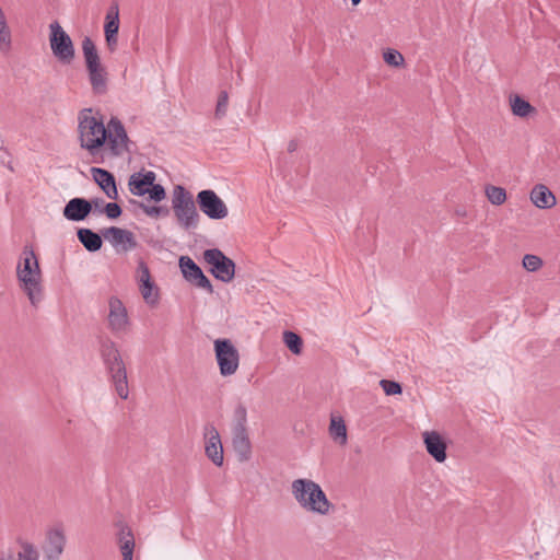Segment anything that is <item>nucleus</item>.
<instances>
[{
  "label": "nucleus",
  "mask_w": 560,
  "mask_h": 560,
  "mask_svg": "<svg viewBox=\"0 0 560 560\" xmlns=\"http://www.w3.org/2000/svg\"><path fill=\"white\" fill-rule=\"evenodd\" d=\"M92 108H83L78 116V132L80 147L86 150L93 158V162L102 163L103 156L97 159L102 149L106 145L109 129L106 128L103 117L92 115Z\"/></svg>",
  "instance_id": "f257e3e1"
},
{
  "label": "nucleus",
  "mask_w": 560,
  "mask_h": 560,
  "mask_svg": "<svg viewBox=\"0 0 560 560\" xmlns=\"http://www.w3.org/2000/svg\"><path fill=\"white\" fill-rule=\"evenodd\" d=\"M100 354L115 392L121 399L129 396L126 364L117 345L109 338L100 341Z\"/></svg>",
  "instance_id": "f03ea898"
},
{
  "label": "nucleus",
  "mask_w": 560,
  "mask_h": 560,
  "mask_svg": "<svg viewBox=\"0 0 560 560\" xmlns=\"http://www.w3.org/2000/svg\"><path fill=\"white\" fill-rule=\"evenodd\" d=\"M16 276L31 303L36 305L42 299V272L32 245L23 247L22 257L16 267Z\"/></svg>",
  "instance_id": "7ed1b4c3"
},
{
  "label": "nucleus",
  "mask_w": 560,
  "mask_h": 560,
  "mask_svg": "<svg viewBox=\"0 0 560 560\" xmlns=\"http://www.w3.org/2000/svg\"><path fill=\"white\" fill-rule=\"evenodd\" d=\"M292 494L307 512L327 515L334 508L320 486L311 479H295L292 482Z\"/></svg>",
  "instance_id": "20e7f679"
},
{
  "label": "nucleus",
  "mask_w": 560,
  "mask_h": 560,
  "mask_svg": "<svg viewBox=\"0 0 560 560\" xmlns=\"http://www.w3.org/2000/svg\"><path fill=\"white\" fill-rule=\"evenodd\" d=\"M82 54L93 93L97 95L105 94L108 90V72L101 62L96 45L89 36H85L82 40Z\"/></svg>",
  "instance_id": "39448f33"
},
{
  "label": "nucleus",
  "mask_w": 560,
  "mask_h": 560,
  "mask_svg": "<svg viewBox=\"0 0 560 560\" xmlns=\"http://www.w3.org/2000/svg\"><path fill=\"white\" fill-rule=\"evenodd\" d=\"M172 208L177 222L185 230L195 229L199 222L194 197L184 186L176 185L172 194Z\"/></svg>",
  "instance_id": "423d86ee"
},
{
  "label": "nucleus",
  "mask_w": 560,
  "mask_h": 560,
  "mask_svg": "<svg viewBox=\"0 0 560 560\" xmlns=\"http://www.w3.org/2000/svg\"><path fill=\"white\" fill-rule=\"evenodd\" d=\"M49 28V44L52 55L62 65H70L75 57V49L71 37L57 21L52 22Z\"/></svg>",
  "instance_id": "0eeeda50"
},
{
  "label": "nucleus",
  "mask_w": 560,
  "mask_h": 560,
  "mask_svg": "<svg viewBox=\"0 0 560 560\" xmlns=\"http://www.w3.org/2000/svg\"><path fill=\"white\" fill-rule=\"evenodd\" d=\"M215 360L222 376L234 374L240 364V353L231 339L219 338L213 342Z\"/></svg>",
  "instance_id": "6e6552de"
},
{
  "label": "nucleus",
  "mask_w": 560,
  "mask_h": 560,
  "mask_svg": "<svg viewBox=\"0 0 560 560\" xmlns=\"http://www.w3.org/2000/svg\"><path fill=\"white\" fill-rule=\"evenodd\" d=\"M203 260L210 265V273L222 282H231L235 277V262L219 248L203 252Z\"/></svg>",
  "instance_id": "1a4fd4ad"
},
{
  "label": "nucleus",
  "mask_w": 560,
  "mask_h": 560,
  "mask_svg": "<svg viewBox=\"0 0 560 560\" xmlns=\"http://www.w3.org/2000/svg\"><path fill=\"white\" fill-rule=\"evenodd\" d=\"M196 202L200 211L209 219L222 220L229 214L226 205L212 189L199 191L196 197Z\"/></svg>",
  "instance_id": "9d476101"
},
{
  "label": "nucleus",
  "mask_w": 560,
  "mask_h": 560,
  "mask_svg": "<svg viewBox=\"0 0 560 560\" xmlns=\"http://www.w3.org/2000/svg\"><path fill=\"white\" fill-rule=\"evenodd\" d=\"M178 265L185 280L191 284L213 293V285L202 269L189 256H180Z\"/></svg>",
  "instance_id": "9b49d317"
},
{
  "label": "nucleus",
  "mask_w": 560,
  "mask_h": 560,
  "mask_svg": "<svg viewBox=\"0 0 560 560\" xmlns=\"http://www.w3.org/2000/svg\"><path fill=\"white\" fill-rule=\"evenodd\" d=\"M205 452L207 457L218 467L223 465V446L221 443V438L215 429V427L211 423L206 424L205 427Z\"/></svg>",
  "instance_id": "f8f14e48"
},
{
  "label": "nucleus",
  "mask_w": 560,
  "mask_h": 560,
  "mask_svg": "<svg viewBox=\"0 0 560 560\" xmlns=\"http://www.w3.org/2000/svg\"><path fill=\"white\" fill-rule=\"evenodd\" d=\"M108 327L114 334L126 331L129 325L127 308L117 296H110L108 301Z\"/></svg>",
  "instance_id": "ddd939ff"
},
{
  "label": "nucleus",
  "mask_w": 560,
  "mask_h": 560,
  "mask_svg": "<svg viewBox=\"0 0 560 560\" xmlns=\"http://www.w3.org/2000/svg\"><path fill=\"white\" fill-rule=\"evenodd\" d=\"M119 32V10L118 4L113 3L105 16L104 35L105 43L110 52L117 49Z\"/></svg>",
  "instance_id": "4468645a"
},
{
  "label": "nucleus",
  "mask_w": 560,
  "mask_h": 560,
  "mask_svg": "<svg viewBox=\"0 0 560 560\" xmlns=\"http://www.w3.org/2000/svg\"><path fill=\"white\" fill-rule=\"evenodd\" d=\"M423 443L428 454L438 463H444L447 458V443L444 436L438 431H425L422 433Z\"/></svg>",
  "instance_id": "2eb2a0df"
},
{
  "label": "nucleus",
  "mask_w": 560,
  "mask_h": 560,
  "mask_svg": "<svg viewBox=\"0 0 560 560\" xmlns=\"http://www.w3.org/2000/svg\"><path fill=\"white\" fill-rule=\"evenodd\" d=\"M103 237L114 247L124 246L125 250L132 249L137 246L135 235L131 231L117 226H109L102 230Z\"/></svg>",
  "instance_id": "dca6fc26"
},
{
  "label": "nucleus",
  "mask_w": 560,
  "mask_h": 560,
  "mask_svg": "<svg viewBox=\"0 0 560 560\" xmlns=\"http://www.w3.org/2000/svg\"><path fill=\"white\" fill-rule=\"evenodd\" d=\"M91 174L93 180L109 199H118L116 178L112 172L101 167H92Z\"/></svg>",
  "instance_id": "f3484780"
},
{
  "label": "nucleus",
  "mask_w": 560,
  "mask_h": 560,
  "mask_svg": "<svg viewBox=\"0 0 560 560\" xmlns=\"http://www.w3.org/2000/svg\"><path fill=\"white\" fill-rule=\"evenodd\" d=\"M91 213V205L89 199L82 197H74L70 199L63 207V217L73 222L85 220Z\"/></svg>",
  "instance_id": "a211bd4d"
},
{
  "label": "nucleus",
  "mask_w": 560,
  "mask_h": 560,
  "mask_svg": "<svg viewBox=\"0 0 560 560\" xmlns=\"http://www.w3.org/2000/svg\"><path fill=\"white\" fill-rule=\"evenodd\" d=\"M66 545V537L61 529L55 528L47 533L43 546L46 560H59Z\"/></svg>",
  "instance_id": "6ab92c4d"
},
{
  "label": "nucleus",
  "mask_w": 560,
  "mask_h": 560,
  "mask_svg": "<svg viewBox=\"0 0 560 560\" xmlns=\"http://www.w3.org/2000/svg\"><path fill=\"white\" fill-rule=\"evenodd\" d=\"M232 445L240 462H247L252 457V443L247 431H232Z\"/></svg>",
  "instance_id": "aec40b11"
},
{
  "label": "nucleus",
  "mask_w": 560,
  "mask_h": 560,
  "mask_svg": "<svg viewBox=\"0 0 560 560\" xmlns=\"http://www.w3.org/2000/svg\"><path fill=\"white\" fill-rule=\"evenodd\" d=\"M77 236L79 242L90 253L100 250L103 246V235L98 234L91 229L80 228L77 230Z\"/></svg>",
  "instance_id": "412c9836"
},
{
  "label": "nucleus",
  "mask_w": 560,
  "mask_h": 560,
  "mask_svg": "<svg viewBox=\"0 0 560 560\" xmlns=\"http://www.w3.org/2000/svg\"><path fill=\"white\" fill-rule=\"evenodd\" d=\"M530 200L540 209H549L556 205V197L545 185L538 184L530 191Z\"/></svg>",
  "instance_id": "4be33fe9"
},
{
  "label": "nucleus",
  "mask_w": 560,
  "mask_h": 560,
  "mask_svg": "<svg viewBox=\"0 0 560 560\" xmlns=\"http://www.w3.org/2000/svg\"><path fill=\"white\" fill-rule=\"evenodd\" d=\"M510 106L514 116L526 118L532 114H536L537 109L524 97L518 94L510 96Z\"/></svg>",
  "instance_id": "5701e85b"
},
{
  "label": "nucleus",
  "mask_w": 560,
  "mask_h": 560,
  "mask_svg": "<svg viewBox=\"0 0 560 560\" xmlns=\"http://www.w3.org/2000/svg\"><path fill=\"white\" fill-rule=\"evenodd\" d=\"M128 142L129 138L127 131L122 133L120 132L117 136H113V132L109 129V136L106 144L108 145L112 156H121L125 151H129Z\"/></svg>",
  "instance_id": "b1692460"
},
{
  "label": "nucleus",
  "mask_w": 560,
  "mask_h": 560,
  "mask_svg": "<svg viewBox=\"0 0 560 560\" xmlns=\"http://www.w3.org/2000/svg\"><path fill=\"white\" fill-rule=\"evenodd\" d=\"M329 434L332 440L339 442L341 445L347 443V427L341 417L331 416L329 424Z\"/></svg>",
  "instance_id": "393cba45"
},
{
  "label": "nucleus",
  "mask_w": 560,
  "mask_h": 560,
  "mask_svg": "<svg viewBox=\"0 0 560 560\" xmlns=\"http://www.w3.org/2000/svg\"><path fill=\"white\" fill-rule=\"evenodd\" d=\"M116 526L118 527L117 539L120 550H125L126 545L130 549H135V537L131 528L122 521H118Z\"/></svg>",
  "instance_id": "a878e982"
},
{
  "label": "nucleus",
  "mask_w": 560,
  "mask_h": 560,
  "mask_svg": "<svg viewBox=\"0 0 560 560\" xmlns=\"http://www.w3.org/2000/svg\"><path fill=\"white\" fill-rule=\"evenodd\" d=\"M150 185L136 172L129 176L128 188L129 191L137 197H142L150 191Z\"/></svg>",
  "instance_id": "bb28decb"
},
{
  "label": "nucleus",
  "mask_w": 560,
  "mask_h": 560,
  "mask_svg": "<svg viewBox=\"0 0 560 560\" xmlns=\"http://www.w3.org/2000/svg\"><path fill=\"white\" fill-rule=\"evenodd\" d=\"M139 290L147 304L155 306L159 303L160 292L154 281L140 283Z\"/></svg>",
  "instance_id": "cd10ccee"
},
{
  "label": "nucleus",
  "mask_w": 560,
  "mask_h": 560,
  "mask_svg": "<svg viewBox=\"0 0 560 560\" xmlns=\"http://www.w3.org/2000/svg\"><path fill=\"white\" fill-rule=\"evenodd\" d=\"M283 343L293 354L299 355L302 353L303 339L299 334L291 330H284Z\"/></svg>",
  "instance_id": "c85d7f7f"
},
{
  "label": "nucleus",
  "mask_w": 560,
  "mask_h": 560,
  "mask_svg": "<svg viewBox=\"0 0 560 560\" xmlns=\"http://www.w3.org/2000/svg\"><path fill=\"white\" fill-rule=\"evenodd\" d=\"M130 203L138 206L147 215L155 219L160 217H168L171 212L166 206H148L135 199H131Z\"/></svg>",
  "instance_id": "c756f323"
},
{
  "label": "nucleus",
  "mask_w": 560,
  "mask_h": 560,
  "mask_svg": "<svg viewBox=\"0 0 560 560\" xmlns=\"http://www.w3.org/2000/svg\"><path fill=\"white\" fill-rule=\"evenodd\" d=\"M11 49V31L4 14L0 15V52L7 54Z\"/></svg>",
  "instance_id": "7c9ffc66"
},
{
  "label": "nucleus",
  "mask_w": 560,
  "mask_h": 560,
  "mask_svg": "<svg viewBox=\"0 0 560 560\" xmlns=\"http://www.w3.org/2000/svg\"><path fill=\"white\" fill-rule=\"evenodd\" d=\"M247 410L243 404H238L233 413V430L232 431H247Z\"/></svg>",
  "instance_id": "2f4dec72"
},
{
  "label": "nucleus",
  "mask_w": 560,
  "mask_h": 560,
  "mask_svg": "<svg viewBox=\"0 0 560 560\" xmlns=\"http://www.w3.org/2000/svg\"><path fill=\"white\" fill-rule=\"evenodd\" d=\"M485 191L488 200L494 206H500L506 200V191L502 187L487 185Z\"/></svg>",
  "instance_id": "473e14b6"
},
{
  "label": "nucleus",
  "mask_w": 560,
  "mask_h": 560,
  "mask_svg": "<svg viewBox=\"0 0 560 560\" xmlns=\"http://www.w3.org/2000/svg\"><path fill=\"white\" fill-rule=\"evenodd\" d=\"M383 59L388 66L394 68H399L405 63V58L401 52L394 48H387L383 52Z\"/></svg>",
  "instance_id": "72a5a7b5"
},
{
  "label": "nucleus",
  "mask_w": 560,
  "mask_h": 560,
  "mask_svg": "<svg viewBox=\"0 0 560 560\" xmlns=\"http://www.w3.org/2000/svg\"><path fill=\"white\" fill-rule=\"evenodd\" d=\"M229 104V94L225 90L221 91L218 96V102L215 106L214 116L218 119H221L226 115Z\"/></svg>",
  "instance_id": "f704fd0d"
},
{
  "label": "nucleus",
  "mask_w": 560,
  "mask_h": 560,
  "mask_svg": "<svg viewBox=\"0 0 560 560\" xmlns=\"http://www.w3.org/2000/svg\"><path fill=\"white\" fill-rule=\"evenodd\" d=\"M380 385L387 396L400 395L402 393L401 384L396 381L381 380Z\"/></svg>",
  "instance_id": "c9c22d12"
},
{
  "label": "nucleus",
  "mask_w": 560,
  "mask_h": 560,
  "mask_svg": "<svg viewBox=\"0 0 560 560\" xmlns=\"http://www.w3.org/2000/svg\"><path fill=\"white\" fill-rule=\"evenodd\" d=\"M22 551L19 552V560H38V552L35 547L27 541H21Z\"/></svg>",
  "instance_id": "e433bc0d"
},
{
  "label": "nucleus",
  "mask_w": 560,
  "mask_h": 560,
  "mask_svg": "<svg viewBox=\"0 0 560 560\" xmlns=\"http://www.w3.org/2000/svg\"><path fill=\"white\" fill-rule=\"evenodd\" d=\"M523 267L530 272L537 271L542 266V259L536 255L526 254L523 257Z\"/></svg>",
  "instance_id": "4c0bfd02"
},
{
  "label": "nucleus",
  "mask_w": 560,
  "mask_h": 560,
  "mask_svg": "<svg viewBox=\"0 0 560 560\" xmlns=\"http://www.w3.org/2000/svg\"><path fill=\"white\" fill-rule=\"evenodd\" d=\"M148 200L158 203L166 198V190L161 184H155L150 187V191L148 192Z\"/></svg>",
  "instance_id": "58836bf2"
},
{
  "label": "nucleus",
  "mask_w": 560,
  "mask_h": 560,
  "mask_svg": "<svg viewBox=\"0 0 560 560\" xmlns=\"http://www.w3.org/2000/svg\"><path fill=\"white\" fill-rule=\"evenodd\" d=\"M103 210L106 217L110 220L118 219L122 213V209L117 202H107L103 207Z\"/></svg>",
  "instance_id": "ea45409f"
},
{
  "label": "nucleus",
  "mask_w": 560,
  "mask_h": 560,
  "mask_svg": "<svg viewBox=\"0 0 560 560\" xmlns=\"http://www.w3.org/2000/svg\"><path fill=\"white\" fill-rule=\"evenodd\" d=\"M138 282L140 283H147L150 281H153L151 279V273L148 265L144 260L140 259L138 262Z\"/></svg>",
  "instance_id": "a19ab883"
},
{
  "label": "nucleus",
  "mask_w": 560,
  "mask_h": 560,
  "mask_svg": "<svg viewBox=\"0 0 560 560\" xmlns=\"http://www.w3.org/2000/svg\"><path fill=\"white\" fill-rule=\"evenodd\" d=\"M106 128L112 130L113 136L126 132L124 124L117 117H112Z\"/></svg>",
  "instance_id": "79ce46f5"
},
{
  "label": "nucleus",
  "mask_w": 560,
  "mask_h": 560,
  "mask_svg": "<svg viewBox=\"0 0 560 560\" xmlns=\"http://www.w3.org/2000/svg\"><path fill=\"white\" fill-rule=\"evenodd\" d=\"M89 202L91 205V211L95 210L98 213H104L103 207L106 205L104 199L96 197V198L89 199Z\"/></svg>",
  "instance_id": "37998d69"
},
{
  "label": "nucleus",
  "mask_w": 560,
  "mask_h": 560,
  "mask_svg": "<svg viewBox=\"0 0 560 560\" xmlns=\"http://www.w3.org/2000/svg\"><path fill=\"white\" fill-rule=\"evenodd\" d=\"M140 176L148 183V185H155L156 174L153 171H140Z\"/></svg>",
  "instance_id": "c03bdc74"
},
{
  "label": "nucleus",
  "mask_w": 560,
  "mask_h": 560,
  "mask_svg": "<svg viewBox=\"0 0 560 560\" xmlns=\"http://www.w3.org/2000/svg\"><path fill=\"white\" fill-rule=\"evenodd\" d=\"M126 547L127 548H125V550H120L122 555V560H132L135 549H130L128 545H126Z\"/></svg>",
  "instance_id": "a18cd8bd"
},
{
  "label": "nucleus",
  "mask_w": 560,
  "mask_h": 560,
  "mask_svg": "<svg viewBox=\"0 0 560 560\" xmlns=\"http://www.w3.org/2000/svg\"><path fill=\"white\" fill-rule=\"evenodd\" d=\"M298 149V142L295 140H291L288 143V152L293 153Z\"/></svg>",
  "instance_id": "49530a36"
},
{
  "label": "nucleus",
  "mask_w": 560,
  "mask_h": 560,
  "mask_svg": "<svg viewBox=\"0 0 560 560\" xmlns=\"http://www.w3.org/2000/svg\"><path fill=\"white\" fill-rule=\"evenodd\" d=\"M0 560H15L12 552H9L7 556H1Z\"/></svg>",
  "instance_id": "de8ad7c7"
},
{
  "label": "nucleus",
  "mask_w": 560,
  "mask_h": 560,
  "mask_svg": "<svg viewBox=\"0 0 560 560\" xmlns=\"http://www.w3.org/2000/svg\"><path fill=\"white\" fill-rule=\"evenodd\" d=\"M361 2V0H351L352 5H358Z\"/></svg>",
  "instance_id": "09e8293b"
},
{
  "label": "nucleus",
  "mask_w": 560,
  "mask_h": 560,
  "mask_svg": "<svg viewBox=\"0 0 560 560\" xmlns=\"http://www.w3.org/2000/svg\"><path fill=\"white\" fill-rule=\"evenodd\" d=\"M456 213H457L458 215H465V214H466V212H465V211H462V210H457V211H456Z\"/></svg>",
  "instance_id": "8fccbe9b"
}]
</instances>
